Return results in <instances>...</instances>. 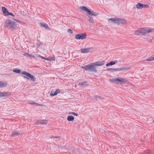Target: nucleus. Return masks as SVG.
Segmentation results:
<instances>
[{"label":"nucleus","instance_id":"f257e3e1","mask_svg":"<svg viewBox=\"0 0 154 154\" xmlns=\"http://www.w3.org/2000/svg\"><path fill=\"white\" fill-rule=\"evenodd\" d=\"M5 25L10 29H14L17 27L16 23L9 19L7 20L5 22Z\"/></svg>","mask_w":154,"mask_h":154},{"label":"nucleus","instance_id":"f03ea898","mask_svg":"<svg viewBox=\"0 0 154 154\" xmlns=\"http://www.w3.org/2000/svg\"><path fill=\"white\" fill-rule=\"evenodd\" d=\"M81 68L82 69H84L86 71L90 72H97V70L95 68V66L94 63L92 65L89 64L85 66H82Z\"/></svg>","mask_w":154,"mask_h":154},{"label":"nucleus","instance_id":"7ed1b4c3","mask_svg":"<svg viewBox=\"0 0 154 154\" xmlns=\"http://www.w3.org/2000/svg\"><path fill=\"white\" fill-rule=\"evenodd\" d=\"M80 8L83 11H86L87 13L88 14L90 15L96 16L98 14L97 13L91 11L86 7L80 6Z\"/></svg>","mask_w":154,"mask_h":154},{"label":"nucleus","instance_id":"20e7f679","mask_svg":"<svg viewBox=\"0 0 154 154\" xmlns=\"http://www.w3.org/2000/svg\"><path fill=\"white\" fill-rule=\"evenodd\" d=\"M109 81L110 82L112 83H118L120 82L121 84H123L125 82V79L122 78L118 77L117 79L113 78L112 79H110Z\"/></svg>","mask_w":154,"mask_h":154},{"label":"nucleus","instance_id":"39448f33","mask_svg":"<svg viewBox=\"0 0 154 154\" xmlns=\"http://www.w3.org/2000/svg\"><path fill=\"white\" fill-rule=\"evenodd\" d=\"M86 37L87 35L85 33H81L76 35L75 36V38L77 39H83L85 38Z\"/></svg>","mask_w":154,"mask_h":154},{"label":"nucleus","instance_id":"423d86ee","mask_svg":"<svg viewBox=\"0 0 154 154\" xmlns=\"http://www.w3.org/2000/svg\"><path fill=\"white\" fill-rule=\"evenodd\" d=\"M21 73L22 74L27 76L28 77V78H29L31 80H32V81H35V77L34 76L30 74L29 73H28L26 71H23V72H21Z\"/></svg>","mask_w":154,"mask_h":154},{"label":"nucleus","instance_id":"0eeeda50","mask_svg":"<svg viewBox=\"0 0 154 154\" xmlns=\"http://www.w3.org/2000/svg\"><path fill=\"white\" fill-rule=\"evenodd\" d=\"M134 32L135 34L137 35L145 34L144 28H141L138 30L134 31Z\"/></svg>","mask_w":154,"mask_h":154},{"label":"nucleus","instance_id":"6e6552de","mask_svg":"<svg viewBox=\"0 0 154 154\" xmlns=\"http://www.w3.org/2000/svg\"><path fill=\"white\" fill-rule=\"evenodd\" d=\"M93 50L92 48H84L81 49V52L83 53H87L88 52L91 51Z\"/></svg>","mask_w":154,"mask_h":154},{"label":"nucleus","instance_id":"1a4fd4ad","mask_svg":"<svg viewBox=\"0 0 154 154\" xmlns=\"http://www.w3.org/2000/svg\"><path fill=\"white\" fill-rule=\"evenodd\" d=\"M117 23L118 24H126V20L123 18H117Z\"/></svg>","mask_w":154,"mask_h":154},{"label":"nucleus","instance_id":"9d476101","mask_svg":"<svg viewBox=\"0 0 154 154\" xmlns=\"http://www.w3.org/2000/svg\"><path fill=\"white\" fill-rule=\"evenodd\" d=\"M144 28L145 32V34H147L148 33L152 32H154V29H151L149 28Z\"/></svg>","mask_w":154,"mask_h":154},{"label":"nucleus","instance_id":"9b49d317","mask_svg":"<svg viewBox=\"0 0 154 154\" xmlns=\"http://www.w3.org/2000/svg\"><path fill=\"white\" fill-rule=\"evenodd\" d=\"M94 63L95 66H101L104 64L105 61H100L96 62Z\"/></svg>","mask_w":154,"mask_h":154},{"label":"nucleus","instance_id":"f8f14e48","mask_svg":"<svg viewBox=\"0 0 154 154\" xmlns=\"http://www.w3.org/2000/svg\"><path fill=\"white\" fill-rule=\"evenodd\" d=\"M40 25L42 27L44 28L45 29H50V28L49 27L48 24L45 23H40Z\"/></svg>","mask_w":154,"mask_h":154},{"label":"nucleus","instance_id":"ddd939ff","mask_svg":"<svg viewBox=\"0 0 154 154\" xmlns=\"http://www.w3.org/2000/svg\"><path fill=\"white\" fill-rule=\"evenodd\" d=\"M60 92V90L57 89L54 92V93H53V91H51L50 93V95L51 96H54L55 95H56L59 93Z\"/></svg>","mask_w":154,"mask_h":154},{"label":"nucleus","instance_id":"4468645a","mask_svg":"<svg viewBox=\"0 0 154 154\" xmlns=\"http://www.w3.org/2000/svg\"><path fill=\"white\" fill-rule=\"evenodd\" d=\"M2 9L3 12V13L6 15L8 13V12L5 7H2Z\"/></svg>","mask_w":154,"mask_h":154},{"label":"nucleus","instance_id":"2eb2a0df","mask_svg":"<svg viewBox=\"0 0 154 154\" xmlns=\"http://www.w3.org/2000/svg\"><path fill=\"white\" fill-rule=\"evenodd\" d=\"M3 94H4V96L3 97H9L10 96V95H11V93L9 92H3Z\"/></svg>","mask_w":154,"mask_h":154},{"label":"nucleus","instance_id":"dca6fc26","mask_svg":"<svg viewBox=\"0 0 154 154\" xmlns=\"http://www.w3.org/2000/svg\"><path fill=\"white\" fill-rule=\"evenodd\" d=\"M20 133L17 131H15L13 132L12 134L11 135L12 137L15 136H17L19 135Z\"/></svg>","mask_w":154,"mask_h":154},{"label":"nucleus","instance_id":"f3484780","mask_svg":"<svg viewBox=\"0 0 154 154\" xmlns=\"http://www.w3.org/2000/svg\"><path fill=\"white\" fill-rule=\"evenodd\" d=\"M7 85L6 83L4 82H0V88H2L6 86Z\"/></svg>","mask_w":154,"mask_h":154},{"label":"nucleus","instance_id":"a211bd4d","mask_svg":"<svg viewBox=\"0 0 154 154\" xmlns=\"http://www.w3.org/2000/svg\"><path fill=\"white\" fill-rule=\"evenodd\" d=\"M74 118L72 116H69L67 117V120L69 121H72L74 120Z\"/></svg>","mask_w":154,"mask_h":154},{"label":"nucleus","instance_id":"6ab92c4d","mask_svg":"<svg viewBox=\"0 0 154 154\" xmlns=\"http://www.w3.org/2000/svg\"><path fill=\"white\" fill-rule=\"evenodd\" d=\"M109 20H110L111 22H113L114 23H117V18H112L109 19Z\"/></svg>","mask_w":154,"mask_h":154},{"label":"nucleus","instance_id":"aec40b11","mask_svg":"<svg viewBox=\"0 0 154 154\" xmlns=\"http://www.w3.org/2000/svg\"><path fill=\"white\" fill-rule=\"evenodd\" d=\"M143 4L138 3L136 5V8L138 9H141L142 8Z\"/></svg>","mask_w":154,"mask_h":154},{"label":"nucleus","instance_id":"412c9836","mask_svg":"<svg viewBox=\"0 0 154 154\" xmlns=\"http://www.w3.org/2000/svg\"><path fill=\"white\" fill-rule=\"evenodd\" d=\"M79 85H88V83L87 82L85 81H83L81 82H80L79 83Z\"/></svg>","mask_w":154,"mask_h":154},{"label":"nucleus","instance_id":"4be33fe9","mask_svg":"<svg viewBox=\"0 0 154 154\" xmlns=\"http://www.w3.org/2000/svg\"><path fill=\"white\" fill-rule=\"evenodd\" d=\"M127 69V68L126 67H123V68H117L116 69H115L117 71H120V70H123L124 71L125 70H126Z\"/></svg>","mask_w":154,"mask_h":154},{"label":"nucleus","instance_id":"5701e85b","mask_svg":"<svg viewBox=\"0 0 154 154\" xmlns=\"http://www.w3.org/2000/svg\"><path fill=\"white\" fill-rule=\"evenodd\" d=\"M117 62V60H115L114 61H112L109 62V63L110 66H111L115 64Z\"/></svg>","mask_w":154,"mask_h":154},{"label":"nucleus","instance_id":"b1692460","mask_svg":"<svg viewBox=\"0 0 154 154\" xmlns=\"http://www.w3.org/2000/svg\"><path fill=\"white\" fill-rule=\"evenodd\" d=\"M154 60V56L150 57L149 58L146 59V61H151Z\"/></svg>","mask_w":154,"mask_h":154},{"label":"nucleus","instance_id":"393cba45","mask_svg":"<svg viewBox=\"0 0 154 154\" xmlns=\"http://www.w3.org/2000/svg\"><path fill=\"white\" fill-rule=\"evenodd\" d=\"M13 71L15 73H20V69L16 68L13 69Z\"/></svg>","mask_w":154,"mask_h":154},{"label":"nucleus","instance_id":"a878e982","mask_svg":"<svg viewBox=\"0 0 154 154\" xmlns=\"http://www.w3.org/2000/svg\"><path fill=\"white\" fill-rule=\"evenodd\" d=\"M116 69V68H108L107 69V70L108 71L113 72V71H117L115 69Z\"/></svg>","mask_w":154,"mask_h":154},{"label":"nucleus","instance_id":"bb28decb","mask_svg":"<svg viewBox=\"0 0 154 154\" xmlns=\"http://www.w3.org/2000/svg\"><path fill=\"white\" fill-rule=\"evenodd\" d=\"M47 122V121L46 120H42L41 121V122H40V123H41V124H44V125H46Z\"/></svg>","mask_w":154,"mask_h":154},{"label":"nucleus","instance_id":"cd10ccee","mask_svg":"<svg viewBox=\"0 0 154 154\" xmlns=\"http://www.w3.org/2000/svg\"><path fill=\"white\" fill-rule=\"evenodd\" d=\"M94 97H95V98H98L99 100L103 99V98H102L101 97L98 96H97V95L94 96Z\"/></svg>","mask_w":154,"mask_h":154},{"label":"nucleus","instance_id":"c85d7f7f","mask_svg":"<svg viewBox=\"0 0 154 154\" xmlns=\"http://www.w3.org/2000/svg\"><path fill=\"white\" fill-rule=\"evenodd\" d=\"M149 6L148 5H143V4L142 8H147L149 7Z\"/></svg>","mask_w":154,"mask_h":154},{"label":"nucleus","instance_id":"c756f323","mask_svg":"<svg viewBox=\"0 0 154 154\" xmlns=\"http://www.w3.org/2000/svg\"><path fill=\"white\" fill-rule=\"evenodd\" d=\"M89 19H88L89 21L91 23H94V21L92 18H91L89 17Z\"/></svg>","mask_w":154,"mask_h":154},{"label":"nucleus","instance_id":"7c9ffc66","mask_svg":"<svg viewBox=\"0 0 154 154\" xmlns=\"http://www.w3.org/2000/svg\"><path fill=\"white\" fill-rule=\"evenodd\" d=\"M7 16H9V15H11L12 16H14V15L12 13H10V12H8V13L7 14Z\"/></svg>","mask_w":154,"mask_h":154},{"label":"nucleus","instance_id":"2f4dec72","mask_svg":"<svg viewBox=\"0 0 154 154\" xmlns=\"http://www.w3.org/2000/svg\"><path fill=\"white\" fill-rule=\"evenodd\" d=\"M67 32L68 33H70L71 34H73L72 31L70 29H69L67 30Z\"/></svg>","mask_w":154,"mask_h":154},{"label":"nucleus","instance_id":"473e14b6","mask_svg":"<svg viewBox=\"0 0 154 154\" xmlns=\"http://www.w3.org/2000/svg\"><path fill=\"white\" fill-rule=\"evenodd\" d=\"M72 114L74 116H78V114L77 113L74 112H71V113H69V114Z\"/></svg>","mask_w":154,"mask_h":154},{"label":"nucleus","instance_id":"72a5a7b5","mask_svg":"<svg viewBox=\"0 0 154 154\" xmlns=\"http://www.w3.org/2000/svg\"><path fill=\"white\" fill-rule=\"evenodd\" d=\"M4 94L3 92H0V97H3Z\"/></svg>","mask_w":154,"mask_h":154},{"label":"nucleus","instance_id":"f704fd0d","mask_svg":"<svg viewBox=\"0 0 154 154\" xmlns=\"http://www.w3.org/2000/svg\"><path fill=\"white\" fill-rule=\"evenodd\" d=\"M22 76L23 77V78L25 79H29V78L28 76H24V75H22Z\"/></svg>","mask_w":154,"mask_h":154},{"label":"nucleus","instance_id":"c9c22d12","mask_svg":"<svg viewBox=\"0 0 154 154\" xmlns=\"http://www.w3.org/2000/svg\"><path fill=\"white\" fill-rule=\"evenodd\" d=\"M24 55H25V56H26L27 57H29L30 55V54L27 53H25L24 54Z\"/></svg>","mask_w":154,"mask_h":154},{"label":"nucleus","instance_id":"e433bc0d","mask_svg":"<svg viewBox=\"0 0 154 154\" xmlns=\"http://www.w3.org/2000/svg\"><path fill=\"white\" fill-rule=\"evenodd\" d=\"M38 57H41L42 58H43V59H45V60H47V59L46 58H45V57H43L42 56H40V55H38Z\"/></svg>","mask_w":154,"mask_h":154},{"label":"nucleus","instance_id":"4c0bfd02","mask_svg":"<svg viewBox=\"0 0 154 154\" xmlns=\"http://www.w3.org/2000/svg\"><path fill=\"white\" fill-rule=\"evenodd\" d=\"M55 60V58H51V61H53Z\"/></svg>","mask_w":154,"mask_h":154},{"label":"nucleus","instance_id":"58836bf2","mask_svg":"<svg viewBox=\"0 0 154 154\" xmlns=\"http://www.w3.org/2000/svg\"><path fill=\"white\" fill-rule=\"evenodd\" d=\"M110 66V65L109 64V63L106 64V66Z\"/></svg>","mask_w":154,"mask_h":154},{"label":"nucleus","instance_id":"ea45409f","mask_svg":"<svg viewBox=\"0 0 154 154\" xmlns=\"http://www.w3.org/2000/svg\"><path fill=\"white\" fill-rule=\"evenodd\" d=\"M41 122V121H38L37 122V123L38 124H41V123H40V122Z\"/></svg>","mask_w":154,"mask_h":154},{"label":"nucleus","instance_id":"a19ab883","mask_svg":"<svg viewBox=\"0 0 154 154\" xmlns=\"http://www.w3.org/2000/svg\"><path fill=\"white\" fill-rule=\"evenodd\" d=\"M29 57H33V56L31 54H30Z\"/></svg>","mask_w":154,"mask_h":154},{"label":"nucleus","instance_id":"79ce46f5","mask_svg":"<svg viewBox=\"0 0 154 154\" xmlns=\"http://www.w3.org/2000/svg\"><path fill=\"white\" fill-rule=\"evenodd\" d=\"M54 137L53 136H51V137H50V138L51 139L52 138H54Z\"/></svg>","mask_w":154,"mask_h":154},{"label":"nucleus","instance_id":"37998d69","mask_svg":"<svg viewBox=\"0 0 154 154\" xmlns=\"http://www.w3.org/2000/svg\"><path fill=\"white\" fill-rule=\"evenodd\" d=\"M59 137L58 136H56L55 137H54V138H59Z\"/></svg>","mask_w":154,"mask_h":154},{"label":"nucleus","instance_id":"c03bdc74","mask_svg":"<svg viewBox=\"0 0 154 154\" xmlns=\"http://www.w3.org/2000/svg\"><path fill=\"white\" fill-rule=\"evenodd\" d=\"M30 103L31 104H34V103L33 102H32L31 103Z\"/></svg>","mask_w":154,"mask_h":154},{"label":"nucleus","instance_id":"a18cd8bd","mask_svg":"<svg viewBox=\"0 0 154 154\" xmlns=\"http://www.w3.org/2000/svg\"><path fill=\"white\" fill-rule=\"evenodd\" d=\"M146 154H151L149 152H147Z\"/></svg>","mask_w":154,"mask_h":154},{"label":"nucleus","instance_id":"49530a36","mask_svg":"<svg viewBox=\"0 0 154 154\" xmlns=\"http://www.w3.org/2000/svg\"><path fill=\"white\" fill-rule=\"evenodd\" d=\"M153 122H154V120H153Z\"/></svg>","mask_w":154,"mask_h":154}]
</instances>
